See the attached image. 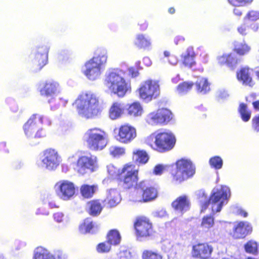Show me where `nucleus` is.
<instances>
[{"instance_id": "412c9836", "label": "nucleus", "mask_w": 259, "mask_h": 259, "mask_svg": "<svg viewBox=\"0 0 259 259\" xmlns=\"http://www.w3.org/2000/svg\"><path fill=\"white\" fill-rule=\"evenodd\" d=\"M212 248L206 243H199L193 245L192 256L196 257H206L210 255Z\"/></svg>"}, {"instance_id": "5fc2aeb1", "label": "nucleus", "mask_w": 259, "mask_h": 259, "mask_svg": "<svg viewBox=\"0 0 259 259\" xmlns=\"http://www.w3.org/2000/svg\"><path fill=\"white\" fill-rule=\"evenodd\" d=\"M229 96L227 92L224 90H220L217 92V97L219 100L226 99Z\"/></svg>"}, {"instance_id": "13d9d810", "label": "nucleus", "mask_w": 259, "mask_h": 259, "mask_svg": "<svg viewBox=\"0 0 259 259\" xmlns=\"http://www.w3.org/2000/svg\"><path fill=\"white\" fill-rule=\"evenodd\" d=\"M64 215L62 212H57L54 213V220L58 222H61L63 220Z\"/></svg>"}, {"instance_id": "4be33fe9", "label": "nucleus", "mask_w": 259, "mask_h": 259, "mask_svg": "<svg viewBox=\"0 0 259 259\" xmlns=\"http://www.w3.org/2000/svg\"><path fill=\"white\" fill-rule=\"evenodd\" d=\"M251 231L252 227L249 223L241 222L235 227L233 236L236 238H243Z\"/></svg>"}, {"instance_id": "20e7f679", "label": "nucleus", "mask_w": 259, "mask_h": 259, "mask_svg": "<svg viewBox=\"0 0 259 259\" xmlns=\"http://www.w3.org/2000/svg\"><path fill=\"white\" fill-rule=\"evenodd\" d=\"M107 59V50L104 49H98L96 56L85 63L82 71L84 75L91 80L99 78Z\"/></svg>"}, {"instance_id": "0eeeda50", "label": "nucleus", "mask_w": 259, "mask_h": 259, "mask_svg": "<svg viewBox=\"0 0 259 259\" xmlns=\"http://www.w3.org/2000/svg\"><path fill=\"white\" fill-rule=\"evenodd\" d=\"M83 138L89 148L95 151L103 149L108 142L107 134L98 128L88 130Z\"/></svg>"}, {"instance_id": "6e6552de", "label": "nucleus", "mask_w": 259, "mask_h": 259, "mask_svg": "<svg viewBox=\"0 0 259 259\" xmlns=\"http://www.w3.org/2000/svg\"><path fill=\"white\" fill-rule=\"evenodd\" d=\"M176 168L172 172V181L180 184L192 177L195 173V167L188 159H182L177 161Z\"/></svg>"}, {"instance_id": "09e8293b", "label": "nucleus", "mask_w": 259, "mask_h": 259, "mask_svg": "<svg viewBox=\"0 0 259 259\" xmlns=\"http://www.w3.org/2000/svg\"><path fill=\"white\" fill-rule=\"evenodd\" d=\"M253 0H228L229 3L235 7L243 6L251 4Z\"/></svg>"}, {"instance_id": "a19ab883", "label": "nucleus", "mask_w": 259, "mask_h": 259, "mask_svg": "<svg viewBox=\"0 0 259 259\" xmlns=\"http://www.w3.org/2000/svg\"><path fill=\"white\" fill-rule=\"evenodd\" d=\"M132 199L133 201L138 202H145L143 197L142 190L139 188V184L132 194Z\"/></svg>"}, {"instance_id": "680f3d73", "label": "nucleus", "mask_w": 259, "mask_h": 259, "mask_svg": "<svg viewBox=\"0 0 259 259\" xmlns=\"http://www.w3.org/2000/svg\"><path fill=\"white\" fill-rule=\"evenodd\" d=\"M233 14L238 17H240L242 15V10L239 8H235L233 9Z\"/></svg>"}, {"instance_id": "4d7b16f0", "label": "nucleus", "mask_w": 259, "mask_h": 259, "mask_svg": "<svg viewBox=\"0 0 259 259\" xmlns=\"http://www.w3.org/2000/svg\"><path fill=\"white\" fill-rule=\"evenodd\" d=\"M238 32L241 35H246L247 34V26L245 24H241L237 28Z\"/></svg>"}, {"instance_id": "2f4dec72", "label": "nucleus", "mask_w": 259, "mask_h": 259, "mask_svg": "<svg viewBox=\"0 0 259 259\" xmlns=\"http://www.w3.org/2000/svg\"><path fill=\"white\" fill-rule=\"evenodd\" d=\"M127 110L128 114L132 116L137 117L141 116L143 112V110L141 104L138 102H135L130 105Z\"/></svg>"}, {"instance_id": "a211bd4d", "label": "nucleus", "mask_w": 259, "mask_h": 259, "mask_svg": "<svg viewBox=\"0 0 259 259\" xmlns=\"http://www.w3.org/2000/svg\"><path fill=\"white\" fill-rule=\"evenodd\" d=\"M139 188L142 190V193L145 202L154 200L157 196V189L149 186L146 181H142L139 183Z\"/></svg>"}, {"instance_id": "79ce46f5", "label": "nucleus", "mask_w": 259, "mask_h": 259, "mask_svg": "<svg viewBox=\"0 0 259 259\" xmlns=\"http://www.w3.org/2000/svg\"><path fill=\"white\" fill-rule=\"evenodd\" d=\"M245 251L247 253L256 254L257 253V244L253 240H250L244 245Z\"/></svg>"}, {"instance_id": "f3484780", "label": "nucleus", "mask_w": 259, "mask_h": 259, "mask_svg": "<svg viewBox=\"0 0 259 259\" xmlns=\"http://www.w3.org/2000/svg\"><path fill=\"white\" fill-rule=\"evenodd\" d=\"M60 85L57 81L50 80L45 82L40 93L42 96L54 97L60 93Z\"/></svg>"}, {"instance_id": "8fccbe9b", "label": "nucleus", "mask_w": 259, "mask_h": 259, "mask_svg": "<svg viewBox=\"0 0 259 259\" xmlns=\"http://www.w3.org/2000/svg\"><path fill=\"white\" fill-rule=\"evenodd\" d=\"M167 165L159 164L156 165L153 169V174L155 175H161L167 170Z\"/></svg>"}, {"instance_id": "423d86ee", "label": "nucleus", "mask_w": 259, "mask_h": 259, "mask_svg": "<svg viewBox=\"0 0 259 259\" xmlns=\"http://www.w3.org/2000/svg\"><path fill=\"white\" fill-rule=\"evenodd\" d=\"M50 125L51 121L47 117L39 114H34L23 126L25 134L28 137L40 138L45 136L42 124Z\"/></svg>"}, {"instance_id": "9d476101", "label": "nucleus", "mask_w": 259, "mask_h": 259, "mask_svg": "<svg viewBox=\"0 0 259 259\" xmlns=\"http://www.w3.org/2000/svg\"><path fill=\"white\" fill-rule=\"evenodd\" d=\"M61 158L58 152L54 149H49L45 150L41 160L37 162L38 166L48 170L55 169L60 164Z\"/></svg>"}, {"instance_id": "ea45409f", "label": "nucleus", "mask_w": 259, "mask_h": 259, "mask_svg": "<svg viewBox=\"0 0 259 259\" xmlns=\"http://www.w3.org/2000/svg\"><path fill=\"white\" fill-rule=\"evenodd\" d=\"M239 112L241 115V118L244 121H248L251 116V112L248 110L246 105L244 103L240 104Z\"/></svg>"}, {"instance_id": "cd10ccee", "label": "nucleus", "mask_w": 259, "mask_h": 259, "mask_svg": "<svg viewBox=\"0 0 259 259\" xmlns=\"http://www.w3.org/2000/svg\"><path fill=\"white\" fill-rule=\"evenodd\" d=\"M234 51L240 56H244L249 53L251 47L244 40L234 42Z\"/></svg>"}, {"instance_id": "864d4df0", "label": "nucleus", "mask_w": 259, "mask_h": 259, "mask_svg": "<svg viewBox=\"0 0 259 259\" xmlns=\"http://www.w3.org/2000/svg\"><path fill=\"white\" fill-rule=\"evenodd\" d=\"M182 56L195 58V54L193 48L192 47H188L186 52L182 54Z\"/></svg>"}, {"instance_id": "5701e85b", "label": "nucleus", "mask_w": 259, "mask_h": 259, "mask_svg": "<svg viewBox=\"0 0 259 259\" xmlns=\"http://www.w3.org/2000/svg\"><path fill=\"white\" fill-rule=\"evenodd\" d=\"M171 205L176 211L183 213L189 209L190 202L186 196H181L177 198Z\"/></svg>"}, {"instance_id": "58836bf2", "label": "nucleus", "mask_w": 259, "mask_h": 259, "mask_svg": "<svg viewBox=\"0 0 259 259\" xmlns=\"http://www.w3.org/2000/svg\"><path fill=\"white\" fill-rule=\"evenodd\" d=\"M214 224V218L210 215L204 217L201 221V227L205 230H209Z\"/></svg>"}, {"instance_id": "338daca9", "label": "nucleus", "mask_w": 259, "mask_h": 259, "mask_svg": "<svg viewBox=\"0 0 259 259\" xmlns=\"http://www.w3.org/2000/svg\"><path fill=\"white\" fill-rule=\"evenodd\" d=\"M238 213L240 215H243L244 217H246L247 215V213L242 209H239L238 210Z\"/></svg>"}, {"instance_id": "052dcab7", "label": "nucleus", "mask_w": 259, "mask_h": 259, "mask_svg": "<svg viewBox=\"0 0 259 259\" xmlns=\"http://www.w3.org/2000/svg\"><path fill=\"white\" fill-rule=\"evenodd\" d=\"M185 40V38L183 36H178L174 39V42L176 45H178L181 42H183Z\"/></svg>"}, {"instance_id": "39448f33", "label": "nucleus", "mask_w": 259, "mask_h": 259, "mask_svg": "<svg viewBox=\"0 0 259 259\" xmlns=\"http://www.w3.org/2000/svg\"><path fill=\"white\" fill-rule=\"evenodd\" d=\"M146 142L153 149L163 152L174 147L176 139L171 133L162 132L151 135L147 137Z\"/></svg>"}, {"instance_id": "a18cd8bd", "label": "nucleus", "mask_w": 259, "mask_h": 259, "mask_svg": "<svg viewBox=\"0 0 259 259\" xmlns=\"http://www.w3.org/2000/svg\"><path fill=\"white\" fill-rule=\"evenodd\" d=\"M111 249V245L108 241L99 243L96 247V250L99 253H107Z\"/></svg>"}, {"instance_id": "a878e982", "label": "nucleus", "mask_w": 259, "mask_h": 259, "mask_svg": "<svg viewBox=\"0 0 259 259\" xmlns=\"http://www.w3.org/2000/svg\"><path fill=\"white\" fill-rule=\"evenodd\" d=\"M121 197L119 192L115 189H111L107 191L105 201L110 207L116 206L121 201Z\"/></svg>"}, {"instance_id": "473e14b6", "label": "nucleus", "mask_w": 259, "mask_h": 259, "mask_svg": "<svg viewBox=\"0 0 259 259\" xmlns=\"http://www.w3.org/2000/svg\"><path fill=\"white\" fill-rule=\"evenodd\" d=\"M142 259H162V254L156 250L144 249L141 254Z\"/></svg>"}, {"instance_id": "4c0bfd02", "label": "nucleus", "mask_w": 259, "mask_h": 259, "mask_svg": "<svg viewBox=\"0 0 259 259\" xmlns=\"http://www.w3.org/2000/svg\"><path fill=\"white\" fill-rule=\"evenodd\" d=\"M193 84L191 81H185L179 84L177 88L178 93L180 95L187 94L191 90Z\"/></svg>"}, {"instance_id": "b1692460", "label": "nucleus", "mask_w": 259, "mask_h": 259, "mask_svg": "<svg viewBox=\"0 0 259 259\" xmlns=\"http://www.w3.org/2000/svg\"><path fill=\"white\" fill-rule=\"evenodd\" d=\"M219 63L221 64H226L228 67L234 68L238 63L239 60L234 53L224 54L218 58Z\"/></svg>"}, {"instance_id": "72a5a7b5", "label": "nucleus", "mask_w": 259, "mask_h": 259, "mask_svg": "<svg viewBox=\"0 0 259 259\" xmlns=\"http://www.w3.org/2000/svg\"><path fill=\"white\" fill-rule=\"evenodd\" d=\"M97 190L95 185H83L80 187V193L82 196L87 198L92 197Z\"/></svg>"}, {"instance_id": "f704fd0d", "label": "nucleus", "mask_w": 259, "mask_h": 259, "mask_svg": "<svg viewBox=\"0 0 259 259\" xmlns=\"http://www.w3.org/2000/svg\"><path fill=\"white\" fill-rule=\"evenodd\" d=\"M87 207L89 209L90 214L92 215L99 214L102 209L100 202L97 200L89 202L87 204Z\"/></svg>"}, {"instance_id": "c756f323", "label": "nucleus", "mask_w": 259, "mask_h": 259, "mask_svg": "<svg viewBox=\"0 0 259 259\" xmlns=\"http://www.w3.org/2000/svg\"><path fill=\"white\" fill-rule=\"evenodd\" d=\"M197 91L202 94H205L210 91L209 83L204 77H199L195 82Z\"/></svg>"}, {"instance_id": "c03bdc74", "label": "nucleus", "mask_w": 259, "mask_h": 259, "mask_svg": "<svg viewBox=\"0 0 259 259\" xmlns=\"http://www.w3.org/2000/svg\"><path fill=\"white\" fill-rule=\"evenodd\" d=\"M244 19L250 21H256L259 20V11L254 10L249 11L245 16Z\"/></svg>"}, {"instance_id": "393cba45", "label": "nucleus", "mask_w": 259, "mask_h": 259, "mask_svg": "<svg viewBox=\"0 0 259 259\" xmlns=\"http://www.w3.org/2000/svg\"><path fill=\"white\" fill-rule=\"evenodd\" d=\"M135 45L140 49L150 50L152 46L151 39L148 36L142 33L137 34L135 40Z\"/></svg>"}, {"instance_id": "f03ea898", "label": "nucleus", "mask_w": 259, "mask_h": 259, "mask_svg": "<svg viewBox=\"0 0 259 259\" xmlns=\"http://www.w3.org/2000/svg\"><path fill=\"white\" fill-rule=\"evenodd\" d=\"M73 105L81 117L90 118L97 115L99 112V99L91 92L80 94L75 100Z\"/></svg>"}, {"instance_id": "aec40b11", "label": "nucleus", "mask_w": 259, "mask_h": 259, "mask_svg": "<svg viewBox=\"0 0 259 259\" xmlns=\"http://www.w3.org/2000/svg\"><path fill=\"white\" fill-rule=\"evenodd\" d=\"M49 49L47 46L38 47L35 53L34 63L41 69L47 63Z\"/></svg>"}, {"instance_id": "9b49d317", "label": "nucleus", "mask_w": 259, "mask_h": 259, "mask_svg": "<svg viewBox=\"0 0 259 259\" xmlns=\"http://www.w3.org/2000/svg\"><path fill=\"white\" fill-rule=\"evenodd\" d=\"M56 195L61 200L67 201L71 199L75 194L74 184L68 180H61L54 186Z\"/></svg>"}, {"instance_id": "7c9ffc66", "label": "nucleus", "mask_w": 259, "mask_h": 259, "mask_svg": "<svg viewBox=\"0 0 259 259\" xmlns=\"http://www.w3.org/2000/svg\"><path fill=\"white\" fill-rule=\"evenodd\" d=\"M97 229L95 224L90 219H85L79 226V231L82 234L94 233Z\"/></svg>"}, {"instance_id": "37998d69", "label": "nucleus", "mask_w": 259, "mask_h": 259, "mask_svg": "<svg viewBox=\"0 0 259 259\" xmlns=\"http://www.w3.org/2000/svg\"><path fill=\"white\" fill-rule=\"evenodd\" d=\"M209 164L212 167L219 169L223 166V161L220 156H214L211 157L209 161Z\"/></svg>"}, {"instance_id": "6ab92c4d", "label": "nucleus", "mask_w": 259, "mask_h": 259, "mask_svg": "<svg viewBox=\"0 0 259 259\" xmlns=\"http://www.w3.org/2000/svg\"><path fill=\"white\" fill-rule=\"evenodd\" d=\"M126 106L121 102H116L111 106L109 110V117L112 120L121 118L125 113Z\"/></svg>"}, {"instance_id": "603ef678", "label": "nucleus", "mask_w": 259, "mask_h": 259, "mask_svg": "<svg viewBox=\"0 0 259 259\" xmlns=\"http://www.w3.org/2000/svg\"><path fill=\"white\" fill-rule=\"evenodd\" d=\"M252 126L255 132H259V115L252 118Z\"/></svg>"}, {"instance_id": "dca6fc26", "label": "nucleus", "mask_w": 259, "mask_h": 259, "mask_svg": "<svg viewBox=\"0 0 259 259\" xmlns=\"http://www.w3.org/2000/svg\"><path fill=\"white\" fill-rule=\"evenodd\" d=\"M136 137L135 128L128 124H125L119 128L117 140L121 143H128L133 140Z\"/></svg>"}, {"instance_id": "0e129e2a", "label": "nucleus", "mask_w": 259, "mask_h": 259, "mask_svg": "<svg viewBox=\"0 0 259 259\" xmlns=\"http://www.w3.org/2000/svg\"><path fill=\"white\" fill-rule=\"evenodd\" d=\"M169 62L172 65H175L177 63V60L175 57L170 56L169 59Z\"/></svg>"}, {"instance_id": "774afa93", "label": "nucleus", "mask_w": 259, "mask_h": 259, "mask_svg": "<svg viewBox=\"0 0 259 259\" xmlns=\"http://www.w3.org/2000/svg\"><path fill=\"white\" fill-rule=\"evenodd\" d=\"M212 232L214 236H217L220 235V231L218 230V228L217 227L212 230Z\"/></svg>"}, {"instance_id": "f8f14e48", "label": "nucleus", "mask_w": 259, "mask_h": 259, "mask_svg": "<svg viewBox=\"0 0 259 259\" xmlns=\"http://www.w3.org/2000/svg\"><path fill=\"white\" fill-rule=\"evenodd\" d=\"M97 159L95 156H82L79 158L76 165V170L80 175L92 172L98 168Z\"/></svg>"}, {"instance_id": "e433bc0d", "label": "nucleus", "mask_w": 259, "mask_h": 259, "mask_svg": "<svg viewBox=\"0 0 259 259\" xmlns=\"http://www.w3.org/2000/svg\"><path fill=\"white\" fill-rule=\"evenodd\" d=\"M133 160L137 163H145L149 157L146 152L143 150H136L133 152Z\"/></svg>"}, {"instance_id": "bb28decb", "label": "nucleus", "mask_w": 259, "mask_h": 259, "mask_svg": "<svg viewBox=\"0 0 259 259\" xmlns=\"http://www.w3.org/2000/svg\"><path fill=\"white\" fill-rule=\"evenodd\" d=\"M252 72V70L247 67L242 68L240 72L237 73L238 79L242 81L243 84L252 87L253 84L251 77V73Z\"/></svg>"}, {"instance_id": "6e6d98bb", "label": "nucleus", "mask_w": 259, "mask_h": 259, "mask_svg": "<svg viewBox=\"0 0 259 259\" xmlns=\"http://www.w3.org/2000/svg\"><path fill=\"white\" fill-rule=\"evenodd\" d=\"M153 215L156 218H163L166 216V211L164 209H160L153 212Z\"/></svg>"}, {"instance_id": "3c124183", "label": "nucleus", "mask_w": 259, "mask_h": 259, "mask_svg": "<svg viewBox=\"0 0 259 259\" xmlns=\"http://www.w3.org/2000/svg\"><path fill=\"white\" fill-rule=\"evenodd\" d=\"M183 58V63L187 67L191 68L195 64V58L182 56Z\"/></svg>"}, {"instance_id": "49530a36", "label": "nucleus", "mask_w": 259, "mask_h": 259, "mask_svg": "<svg viewBox=\"0 0 259 259\" xmlns=\"http://www.w3.org/2000/svg\"><path fill=\"white\" fill-rule=\"evenodd\" d=\"M108 173L112 177H117L120 176L121 171L112 164H110L107 166Z\"/></svg>"}, {"instance_id": "69168bd1", "label": "nucleus", "mask_w": 259, "mask_h": 259, "mask_svg": "<svg viewBox=\"0 0 259 259\" xmlns=\"http://www.w3.org/2000/svg\"><path fill=\"white\" fill-rule=\"evenodd\" d=\"M251 29L254 32H256L258 29V24L253 23L250 25Z\"/></svg>"}, {"instance_id": "f257e3e1", "label": "nucleus", "mask_w": 259, "mask_h": 259, "mask_svg": "<svg viewBox=\"0 0 259 259\" xmlns=\"http://www.w3.org/2000/svg\"><path fill=\"white\" fill-rule=\"evenodd\" d=\"M197 196L201 203V211H204L208 205H211L212 212L214 213L220 212L222 206L227 203L230 196V190L229 188L226 186L215 188L213 189L212 194L208 200L203 190L198 191Z\"/></svg>"}, {"instance_id": "c9c22d12", "label": "nucleus", "mask_w": 259, "mask_h": 259, "mask_svg": "<svg viewBox=\"0 0 259 259\" xmlns=\"http://www.w3.org/2000/svg\"><path fill=\"white\" fill-rule=\"evenodd\" d=\"M121 241V236L116 230H111L107 235V241L110 245H117Z\"/></svg>"}, {"instance_id": "1a4fd4ad", "label": "nucleus", "mask_w": 259, "mask_h": 259, "mask_svg": "<svg viewBox=\"0 0 259 259\" xmlns=\"http://www.w3.org/2000/svg\"><path fill=\"white\" fill-rule=\"evenodd\" d=\"M141 99L146 102L157 98L160 95V87L158 82L149 79L142 82L138 89Z\"/></svg>"}, {"instance_id": "de8ad7c7", "label": "nucleus", "mask_w": 259, "mask_h": 259, "mask_svg": "<svg viewBox=\"0 0 259 259\" xmlns=\"http://www.w3.org/2000/svg\"><path fill=\"white\" fill-rule=\"evenodd\" d=\"M109 152L111 155L116 157L122 155L124 153V149L116 146H111L109 148Z\"/></svg>"}, {"instance_id": "4468645a", "label": "nucleus", "mask_w": 259, "mask_h": 259, "mask_svg": "<svg viewBox=\"0 0 259 259\" xmlns=\"http://www.w3.org/2000/svg\"><path fill=\"white\" fill-rule=\"evenodd\" d=\"M171 115L169 110L162 108L148 114L147 120L149 123L152 125L167 123L172 118Z\"/></svg>"}, {"instance_id": "e2e57ef3", "label": "nucleus", "mask_w": 259, "mask_h": 259, "mask_svg": "<svg viewBox=\"0 0 259 259\" xmlns=\"http://www.w3.org/2000/svg\"><path fill=\"white\" fill-rule=\"evenodd\" d=\"M143 62L147 66H150L152 64L151 61L149 57L144 58Z\"/></svg>"}, {"instance_id": "2eb2a0df", "label": "nucleus", "mask_w": 259, "mask_h": 259, "mask_svg": "<svg viewBox=\"0 0 259 259\" xmlns=\"http://www.w3.org/2000/svg\"><path fill=\"white\" fill-rule=\"evenodd\" d=\"M135 227L138 237H147L152 234V224L146 218H139L135 224Z\"/></svg>"}, {"instance_id": "7ed1b4c3", "label": "nucleus", "mask_w": 259, "mask_h": 259, "mask_svg": "<svg viewBox=\"0 0 259 259\" xmlns=\"http://www.w3.org/2000/svg\"><path fill=\"white\" fill-rule=\"evenodd\" d=\"M125 77V72L123 70L113 69L107 74L105 84L111 93L119 97H123L131 88L130 82Z\"/></svg>"}, {"instance_id": "c85d7f7f", "label": "nucleus", "mask_w": 259, "mask_h": 259, "mask_svg": "<svg viewBox=\"0 0 259 259\" xmlns=\"http://www.w3.org/2000/svg\"><path fill=\"white\" fill-rule=\"evenodd\" d=\"M32 259H55L54 255L47 249L38 247L34 250Z\"/></svg>"}, {"instance_id": "ddd939ff", "label": "nucleus", "mask_w": 259, "mask_h": 259, "mask_svg": "<svg viewBox=\"0 0 259 259\" xmlns=\"http://www.w3.org/2000/svg\"><path fill=\"white\" fill-rule=\"evenodd\" d=\"M138 171L133 164H126L122 168L119 178L123 182L126 188H130L137 184Z\"/></svg>"}, {"instance_id": "bf43d9fd", "label": "nucleus", "mask_w": 259, "mask_h": 259, "mask_svg": "<svg viewBox=\"0 0 259 259\" xmlns=\"http://www.w3.org/2000/svg\"><path fill=\"white\" fill-rule=\"evenodd\" d=\"M128 72H129L130 74L132 76V77H136L139 74L138 72L137 71H136L133 68H130L128 69Z\"/></svg>"}]
</instances>
